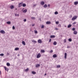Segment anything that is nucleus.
<instances>
[{"label":"nucleus","instance_id":"1","mask_svg":"<svg viewBox=\"0 0 78 78\" xmlns=\"http://www.w3.org/2000/svg\"><path fill=\"white\" fill-rule=\"evenodd\" d=\"M77 17L78 16H75L74 17H73V18L72 19V20L74 21L75 19H77Z\"/></svg>","mask_w":78,"mask_h":78},{"label":"nucleus","instance_id":"2","mask_svg":"<svg viewBox=\"0 0 78 78\" xmlns=\"http://www.w3.org/2000/svg\"><path fill=\"white\" fill-rule=\"evenodd\" d=\"M41 54L39 53L37 55V58H40V57H41Z\"/></svg>","mask_w":78,"mask_h":78},{"label":"nucleus","instance_id":"3","mask_svg":"<svg viewBox=\"0 0 78 78\" xmlns=\"http://www.w3.org/2000/svg\"><path fill=\"white\" fill-rule=\"evenodd\" d=\"M37 42L39 44H41V43H42V41L41 39H39L38 40Z\"/></svg>","mask_w":78,"mask_h":78},{"label":"nucleus","instance_id":"4","mask_svg":"<svg viewBox=\"0 0 78 78\" xmlns=\"http://www.w3.org/2000/svg\"><path fill=\"white\" fill-rule=\"evenodd\" d=\"M0 33H2V34H5V32L3 30H1Z\"/></svg>","mask_w":78,"mask_h":78},{"label":"nucleus","instance_id":"5","mask_svg":"<svg viewBox=\"0 0 78 78\" xmlns=\"http://www.w3.org/2000/svg\"><path fill=\"white\" fill-rule=\"evenodd\" d=\"M40 4L41 5H43L45 4V2L44 1H42L40 2Z\"/></svg>","mask_w":78,"mask_h":78},{"label":"nucleus","instance_id":"6","mask_svg":"<svg viewBox=\"0 0 78 78\" xmlns=\"http://www.w3.org/2000/svg\"><path fill=\"white\" fill-rule=\"evenodd\" d=\"M74 34H77V31L75 30L73 32Z\"/></svg>","mask_w":78,"mask_h":78},{"label":"nucleus","instance_id":"7","mask_svg":"<svg viewBox=\"0 0 78 78\" xmlns=\"http://www.w3.org/2000/svg\"><path fill=\"white\" fill-rule=\"evenodd\" d=\"M46 23L47 25H49V24H50V23H51V22H50V21H47Z\"/></svg>","mask_w":78,"mask_h":78},{"label":"nucleus","instance_id":"8","mask_svg":"<svg viewBox=\"0 0 78 78\" xmlns=\"http://www.w3.org/2000/svg\"><path fill=\"white\" fill-rule=\"evenodd\" d=\"M53 58H56V57H57V55H56V54H54L53 55Z\"/></svg>","mask_w":78,"mask_h":78},{"label":"nucleus","instance_id":"9","mask_svg":"<svg viewBox=\"0 0 78 78\" xmlns=\"http://www.w3.org/2000/svg\"><path fill=\"white\" fill-rule=\"evenodd\" d=\"M65 59H66L67 58V53H65Z\"/></svg>","mask_w":78,"mask_h":78},{"label":"nucleus","instance_id":"10","mask_svg":"<svg viewBox=\"0 0 78 78\" xmlns=\"http://www.w3.org/2000/svg\"><path fill=\"white\" fill-rule=\"evenodd\" d=\"M40 65L39 64H37L36 65V67H39L40 66Z\"/></svg>","mask_w":78,"mask_h":78},{"label":"nucleus","instance_id":"11","mask_svg":"<svg viewBox=\"0 0 78 78\" xmlns=\"http://www.w3.org/2000/svg\"><path fill=\"white\" fill-rule=\"evenodd\" d=\"M74 5H77L78 4V2H74Z\"/></svg>","mask_w":78,"mask_h":78},{"label":"nucleus","instance_id":"12","mask_svg":"<svg viewBox=\"0 0 78 78\" xmlns=\"http://www.w3.org/2000/svg\"><path fill=\"white\" fill-rule=\"evenodd\" d=\"M22 3H20V4H19V7H21V6H22Z\"/></svg>","mask_w":78,"mask_h":78},{"label":"nucleus","instance_id":"13","mask_svg":"<svg viewBox=\"0 0 78 78\" xmlns=\"http://www.w3.org/2000/svg\"><path fill=\"white\" fill-rule=\"evenodd\" d=\"M51 38H54V37H55V35H51L50 36Z\"/></svg>","mask_w":78,"mask_h":78},{"label":"nucleus","instance_id":"14","mask_svg":"<svg viewBox=\"0 0 78 78\" xmlns=\"http://www.w3.org/2000/svg\"><path fill=\"white\" fill-rule=\"evenodd\" d=\"M72 27L71 24H69V25L67 27L68 28H70V27Z\"/></svg>","mask_w":78,"mask_h":78},{"label":"nucleus","instance_id":"15","mask_svg":"<svg viewBox=\"0 0 78 78\" xmlns=\"http://www.w3.org/2000/svg\"><path fill=\"white\" fill-rule=\"evenodd\" d=\"M22 43L23 45H25L26 44H25V41H23Z\"/></svg>","mask_w":78,"mask_h":78},{"label":"nucleus","instance_id":"16","mask_svg":"<svg viewBox=\"0 0 78 78\" xmlns=\"http://www.w3.org/2000/svg\"><path fill=\"white\" fill-rule=\"evenodd\" d=\"M53 45H56V44H57V43L56 41H55L53 43Z\"/></svg>","mask_w":78,"mask_h":78},{"label":"nucleus","instance_id":"17","mask_svg":"<svg viewBox=\"0 0 78 78\" xmlns=\"http://www.w3.org/2000/svg\"><path fill=\"white\" fill-rule=\"evenodd\" d=\"M6 65L7 66H10V64L8 62L6 63Z\"/></svg>","mask_w":78,"mask_h":78},{"label":"nucleus","instance_id":"18","mask_svg":"<svg viewBox=\"0 0 78 78\" xmlns=\"http://www.w3.org/2000/svg\"><path fill=\"white\" fill-rule=\"evenodd\" d=\"M27 11V9H26L24 10L23 11V12H24V13H25V12H26Z\"/></svg>","mask_w":78,"mask_h":78},{"label":"nucleus","instance_id":"19","mask_svg":"<svg viewBox=\"0 0 78 78\" xmlns=\"http://www.w3.org/2000/svg\"><path fill=\"white\" fill-rule=\"evenodd\" d=\"M18 50H19V48H15V50L17 51Z\"/></svg>","mask_w":78,"mask_h":78},{"label":"nucleus","instance_id":"20","mask_svg":"<svg viewBox=\"0 0 78 78\" xmlns=\"http://www.w3.org/2000/svg\"><path fill=\"white\" fill-rule=\"evenodd\" d=\"M32 74H34V75H35V74L36 73L35 72L32 71Z\"/></svg>","mask_w":78,"mask_h":78},{"label":"nucleus","instance_id":"21","mask_svg":"<svg viewBox=\"0 0 78 78\" xmlns=\"http://www.w3.org/2000/svg\"><path fill=\"white\" fill-rule=\"evenodd\" d=\"M7 24H8L9 25L11 23V22L10 21H8L7 22Z\"/></svg>","mask_w":78,"mask_h":78},{"label":"nucleus","instance_id":"22","mask_svg":"<svg viewBox=\"0 0 78 78\" xmlns=\"http://www.w3.org/2000/svg\"><path fill=\"white\" fill-rule=\"evenodd\" d=\"M23 7H25L26 6V4H23Z\"/></svg>","mask_w":78,"mask_h":78},{"label":"nucleus","instance_id":"23","mask_svg":"<svg viewBox=\"0 0 78 78\" xmlns=\"http://www.w3.org/2000/svg\"><path fill=\"white\" fill-rule=\"evenodd\" d=\"M44 7L45 8H47V4L44 5Z\"/></svg>","mask_w":78,"mask_h":78},{"label":"nucleus","instance_id":"24","mask_svg":"<svg viewBox=\"0 0 78 78\" xmlns=\"http://www.w3.org/2000/svg\"><path fill=\"white\" fill-rule=\"evenodd\" d=\"M55 15L58 14V12L57 11H56L55 12Z\"/></svg>","mask_w":78,"mask_h":78},{"label":"nucleus","instance_id":"25","mask_svg":"<svg viewBox=\"0 0 78 78\" xmlns=\"http://www.w3.org/2000/svg\"><path fill=\"white\" fill-rule=\"evenodd\" d=\"M69 41V42H72V39L71 38H69L68 39Z\"/></svg>","mask_w":78,"mask_h":78},{"label":"nucleus","instance_id":"26","mask_svg":"<svg viewBox=\"0 0 78 78\" xmlns=\"http://www.w3.org/2000/svg\"><path fill=\"white\" fill-rule=\"evenodd\" d=\"M41 52L42 53H45V50H41Z\"/></svg>","mask_w":78,"mask_h":78},{"label":"nucleus","instance_id":"27","mask_svg":"<svg viewBox=\"0 0 78 78\" xmlns=\"http://www.w3.org/2000/svg\"><path fill=\"white\" fill-rule=\"evenodd\" d=\"M32 42L34 43H36V42H37V41H36L34 40H33V41H32Z\"/></svg>","mask_w":78,"mask_h":78},{"label":"nucleus","instance_id":"28","mask_svg":"<svg viewBox=\"0 0 78 78\" xmlns=\"http://www.w3.org/2000/svg\"><path fill=\"white\" fill-rule=\"evenodd\" d=\"M11 9H14V5H12L11 7H10Z\"/></svg>","mask_w":78,"mask_h":78},{"label":"nucleus","instance_id":"29","mask_svg":"<svg viewBox=\"0 0 78 78\" xmlns=\"http://www.w3.org/2000/svg\"><path fill=\"white\" fill-rule=\"evenodd\" d=\"M28 70H29V69L27 68V69H25V72H28Z\"/></svg>","mask_w":78,"mask_h":78},{"label":"nucleus","instance_id":"30","mask_svg":"<svg viewBox=\"0 0 78 78\" xmlns=\"http://www.w3.org/2000/svg\"><path fill=\"white\" fill-rule=\"evenodd\" d=\"M31 19L33 20H35V18L34 17H31Z\"/></svg>","mask_w":78,"mask_h":78},{"label":"nucleus","instance_id":"31","mask_svg":"<svg viewBox=\"0 0 78 78\" xmlns=\"http://www.w3.org/2000/svg\"><path fill=\"white\" fill-rule=\"evenodd\" d=\"M0 56H4V54H0Z\"/></svg>","mask_w":78,"mask_h":78},{"label":"nucleus","instance_id":"32","mask_svg":"<svg viewBox=\"0 0 78 78\" xmlns=\"http://www.w3.org/2000/svg\"><path fill=\"white\" fill-rule=\"evenodd\" d=\"M60 65H57V68H59L60 67Z\"/></svg>","mask_w":78,"mask_h":78},{"label":"nucleus","instance_id":"33","mask_svg":"<svg viewBox=\"0 0 78 78\" xmlns=\"http://www.w3.org/2000/svg\"><path fill=\"white\" fill-rule=\"evenodd\" d=\"M43 28H44V25H42V26L41 27V28L43 29Z\"/></svg>","mask_w":78,"mask_h":78},{"label":"nucleus","instance_id":"34","mask_svg":"<svg viewBox=\"0 0 78 78\" xmlns=\"http://www.w3.org/2000/svg\"><path fill=\"white\" fill-rule=\"evenodd\" d=\"M72 30L73 31H75V28H73Z\"/></svg>","mask_w":78,"mask_h":78},{"label":"nucleus","instance_id":"35","mask_svg":"<svg viewBox=\"0 0 78 78\" xmlns=\"http://www.w3.org/2000/svg\"><path fill=\"white\" fill-rule=\"evenodd\" d=\"M34 32L35 33H36V34H37V30H35Z\"/></svg>","mask_w":78,"mask_h":78},{"label":"nucleus","instance_id":"36","mask_svg":"<svg viewBox=\"0 0 78 78\" xmlns=\"http://www.w3.org/2000/svg\"><path fill=\"white\" fill-rule=\"evenodd\" d=\"M58 26L59 27H61V25L60 24H59L58 25Z\"/></svg>","mask_w":78,"mask_h":78},{"label":"nucleus","instance_id":"37","mask_svg":"<svg viewBox=\"0 0 78 78\" xmlns=\"http://www.w3.org/2000/svg\"><path fill=\"white\" fill-rule=\"evenodd\" d=\"M12 29L13 30H14L15 29V27H14V26H13L12 27Z\"/></svg>","mask_w":78,"mask_h":78},{"label":"nucleus","instance_id":"38","mask_svg":"<svg viewBox=\"0 0 78 78\" xmlns=\"http://www.w3.org/2000/svg\"><path fill=\"white\" fill-rule=\"evenodd\" d=\"M4 69H5V70H7V69H6V67L5 66H4Z\"/></svg>","mask_w":78,"mask_h":78},{"label":"nucleus","instance_id":"39","mask_svg":"<svg viewBox=\"0 0 78 78\" xmlns=\"http://www.w3.org/2000/svg\"><path fill=\"white\" fill-rule=\"evenodd\" d=\"M36 6H37V4L34 5V7H35Z\"/></svg>","mask_w":78,"mask_h":78},{"label":"nucleus","instance_id":"40","mask_svg":"<svg viewBox=\"0 0 78 78\" xmlns=\"http://www.w3.org/2000/svg\"><path fill=\"white\" fill-rule=\"evenodd\" d=\"M55 23L56 24H58L59 23V22H55Z\"/></svg>","mask_w":78,"mask_h":78},{"label":"nucleus","instance_id":"41","mask_svg":"<svg viewBox=\"0 0 78 78\" xmlns=\"http://www.w3.org/2000/svg\"><path fill=\"white\" fill-rule=\"evenodd\" d=\"M50 53H53V50H51V51H50Z\"/></svg>","mask_w":78,"mask_h":78},{"label":"nucleus","instance_id":"42","mask_svg":"<svg viewBox=\"0 0 78 78\" xmlns=\"http://www.w3.org/2000/svg\"><path fill=\"white\" fill-rule=\"evenodd\" d=\"M26 21H27V19H24V22H26Z\"/></svg>","mask_w":78,"mask_h":78},{"label":"nucleus","instance_id":"43","mask_svg":"<svg viewBox=\"0 0 78 78\" xmlns=\"http://www.w3.org/2000/svg\"><path fill=\"white\" fill-rule=\"evenodd\" d=\"M75 24H76V22H75L73 23V25H75Z\"/></svg>","mask_w":78,"mask_h":78},{"label":"nucleus","instance_id":"44","mask_svg":"<svg viewBox=\"0 0 78 78\" xmlns=\"http://www.w3.org/2000/svg\"><path fill=\"white\" fill-rule=\"evenodd\" d=\"M55 30H58V28H55Z\"/></svg>","mask_w":78,"mask_h":78},{"label":"nucleus","instance_id":"45","mask_svg":"<svg viewBox=\"0 0 78 78\" xmlns=\"http://www.w3.org/2000/svg\"><path fill=\"white\" fill-rule=\"evenodd\" d=\"M51 39H50L49 41V42H51Z\"/></svg>","mask_w":78,"mask_h":78},{"label":"nucleus","instance_id":"46","mask_svg":"<svg viewBox=\"0 0 78 78\" xmlns=\"http://www.w3.org/2000/svg\"><path fill=\"white\" fill-rule=\"evenodd\" d=\"M70 48V46H68L67 47V48Z\"/></svg>","mask_w":78,"mask_h":78},{"label":"nucleus","instance_id":"47","mask_svg":"<svg viewBox=\"0 0 78 78\" xmlns=\"http://www.w3.org/2000/svg\"><path fill=\"white\" fill-rule=\"evenodd\" d=\"M67 42V41H66V39H65V41H64V42Z\"/></svg>","mask_w":78,"mask_h":78},{"label":"nucleus","instance_id":"48","mask_svg":"<svg viewBox=\"0 0 78 78\" xmlns=\"http://www.w3.org/2000/svg\"><path fill=\"white\" fill-rule=\"evenodd\" d=\"M7 55H9V53H8V52H7Z\"/></svg>","mask_w":78,"mask_h":78},{"label":"nucleus","instance_id":"49","mask_svg":"<svg viewBox=\"0 0 78 78\" xmlns=\"http://www.w3.org/2000/svg\"><path fill=\"white\" fill-rule=\"evenodd\" d=\"M18 56H20V54H18Z\"/></svg>","mask_w":78,"mask_h":78},{"label":"nucleus","instance_id":"50","mask_svg":"<svg viewBox=\"0 0 78 78\" xmlns=\"http://www.w3.org/2000/svg\"><path fill=\"white\" fill-rule=\"evenodd\" d=\"M48 7H50V4H48Z\"/></svg>","mask_w":78,"mask_h":78},{"label":"nucleus","instance_id":"51","mask_svg":"<svg viewBox=\"0 0 78 78\" xmlns=\"http://www.w3.org/2000/svg\"><path fill=\"white\" fill-rule=\"evenodd\" d=\"M8 70H9V69H7V71L8 72Z\"/></svg>","mask_w":78,"mask_h":78},{"label":"nucleus","instance_id":"52","mask_svg":"<svg viewBox=\"0 0 78 78\" xmlns=\"http://www.w3.org/2000/svg\"><path fill=\"white\" fill-rule=\"evenodd\" d=\"M47 75V74L46 73H45L44 75V76H45V75Z\"/></svg>","mask_w":78,"mask_h":78},{"label":"nucleus","instance_id":"53","mask_svg":"<svg viewBox=\"0 0 78 78\" xmlns=\"http://www.w3.org/2000/svg\"><path fill=\"white\" fill-rule=\"evenodd\" d=\"M15 0H11V1H14Z\"/></svg>","mask_w":78,"mask_h":78},{"label":"nucleus","instance_id":"54","mask_svg":"<svg viewBox=\"0 0 78 78\" xmlns=\"http://www.w3.org/2000/svg\"><path fill=\"white\" fill-rule=\"evenodd\" d=\"M15 15L16 16H17V14H15Z\"/></svg>","mask_w":78,"mask_h":78},{"label":"nucleus","instance_id":"55","mask_svg":"<svg viewBox=\"0 0 78 78\" xmlns=\"http://www.w3.org/2000/svg\"><path fill=\"white\" fill-rule=\"evenodd\" d=\"M33 26H34V24Z\"/></svg>","mask_w":78,"mask_h":78},{"label":"nucleus","instance_id":"56","mask_svg":"<svg viewBox=\"0 0 78 78\" xmlns=\"http://www.w3.org/2000/svg\"><path fill=\"white\" fill-rule=\"evenodd\" d=\"M1 73V71H0V74Z\"/></svg>","mask_w":78,"mask_h":78},{"label":"nucleus","instance_id":"57","mask_svg":"<svg viewBox=\"0 0 78 78\" xmlns=\"http://www.w3.org/2000/svg\"><path fill=\"white\" fill-rule=\"evenodd\" d=\"M18 16H19V14H18Z\"/></svg>","mask_w":78,"mask_h":78}]
</instances>
